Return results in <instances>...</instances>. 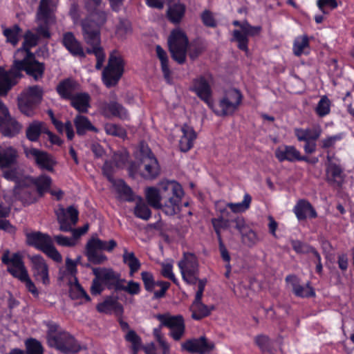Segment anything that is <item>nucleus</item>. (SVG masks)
<instances>
[{
	"mask_svg": "<svg viewBox=\"0 0 354 354\" xmlns=\"http://www.w3.org/2000/svg\"><path fill=\"white\" fill-rule=\"evenodd\" d=\"M243 99V96L239 89H229L219 100L218 106L221 111L216 112V114L223 117L234 115L241 104Z\"/></svg>",
	"mask_w": 354,
	"mask_h": 354,
	"instance_id": "nucleus-11",
	"label": "nucleus"
},
{
	"mask_svg": "<svg viewBox=\"0 0 354 354\" xmlns=\"http://www.w3.org/2000/svg\"><path fill=\"white\" fill-rule=\"evenodd\" d=\"M52 0H40L39 6L37 12V19H42L48 21L50 17V4Z\"/></svg>",
	"mask_w": 354,
	"mask_h": 354,
	"instance_id": "nucleus-59",
	"label": "nucleus"
},
{
	"mask_svg": "<svg viewBox=\"0 0 354 354\" xmlns=\"http://www.w3.org/2000/svg\"><path fill=\"white\" fill-rule=\"evenodd\" d=\"M155 317L160 322V324L153 329V335L162 348V354H167L169 351V344L162 333V328H169V336L174 340L179 341L185 332V319L181 315H171L169 313L157 314Z\"/></svg>",
	"mask_w": 354,
	"mask_h": 354,
	"instance_id": "nucleus-2",
	"label": "nucleus"
},
{
	"mask_svg": "<svg viewBox=\"0 0 354 354\" xmlns=\"http://www.w3.org/2000/svg\"><path fill=\"white\" fill-rule=\"evenodd\" d=\"M25 346L26 349V354H44V347L41 342L35 338L30 337L26 339ZM9 354H25L24 351L15 348L10 351Z\"/></svg>",
	"mask_w": 354,
	"mask_h": 354,
	"instance_id": "nucleus-38",
	"label": "nucleus"
},
{
	"mask_svg": "<svg viewBox=\"0 0 354 354\" xmlns=\"http://www.w3.org/2000/svg\"><path fill=\"white\" fill-rule=\"evenodd\" d=\"M185 6L182 3H174L169 6L167 11V19L174 24H179L185 13Z\"/></svg>",
	"mask_w": 354,
	"mask_h": 354,
	"instance_id": "nucleus-44",
	"label": "nucleus"
},
{
	"mask_svg": "<svg viewBox=\"0 0 354 354\" xmlns=\"http://www.w3.org/2000/svg\"><path fill=\"white\" fill-rule=\"evenodd\" d=\"M116 53L113 51L110 54L107 65L102 71V82L107 88L116 86L124 72V59Z\"/></svg>",
	"mask_w": 354,
	"mask_h": 354,
	"instance_id": "nucleus-8",
	"label": "nucleus"
},
{
	"mask_svg": "<svg viewBox=\"0 0 354 354\" xmlns=\"http://www.w3.org/2000/svg\"><path fill=\"white\" fill-rule=\"evenodd\" d=\"M274 155L280 162L284 161L294 162L306 160V158L301 156L300 151L292 145H282L278 147L274 151Z\"/></svg>",
	"mask_w": 354,
	"mask_h": 354,
	"instance_id": "nucleus-22",
	"label": "nucleus"
},
{
	"mask_svg": "<svg viewBox=\"0 0 354 354\" xmlns=\"http://www.w3.org/2000/svg\"><path fill=\"white\" fill-rule=\"evenodd\" d=\"M26 243L28 245L42 252L56 263L62 261V257L53 245L50 235L39 231L26 234Z\"/></svg>",
	"mask_w": 354,
	"mask_h": 354,
	"instance_id": "nucleus-4",
	"label": "nucleus"
},
{
	"mask_svg": "<svg viewBox=\"0 0 354 354\" xmlns=\"http://www.w3.org/2000/svg\"><path fill=\"white\" fill-rule=\"evenodd\" d=\"M32 176H23L22 174L15 183L14 192L16 196L24 203L32 204L36 202L37 198L33 193L29 191L28 188L32 185L30 179Z\"/></svg>",
	"mask_w": 354,
	"mask_h": 354,
	"instance_id": "nucleus-20",
	"label": "nucleus"
},
{
	"mask_svg": "<svg viewBox=\"0 0 354 354\" xmlns=\"http://www.w3.org/2000/svg\"><path fill=\"white\" fill-rule=\"evenodd\" d=\"M116 246L117 242L113 239L106 241L98 237H91L86 244L84 254L92 264L100 265L107 260V257L98 251L111 252Z\"/></svg>",
	"mask_w": 354,
	"mask_h": 354,
	"instance_id": "nucleus-6",
	"label": "nucleus"
},
{
	"mask_svg": "<svg viewBox=\"0 0 354 354\" xmlns=\"http://www.w3.org/2000/svg\"><path fill=\"white\" fill-rule=\"evenodd\" d=\"M113 186L120 200L131 203L137 198L131 187L123 179H118Z\"/></svg>",
	"mask_w": 354,
	"mask_h": 354,
	"instance_id": "nucleus-33",
	"label": "nucleus"
},
{
	"mask_svg": "<svg viewBox=\"0 0 354 354\" xmlns=\"http://www.w3.org/2000/svg\"><path fill=\"white\" fill-rule=\"evenodd\" d=\"M13 88V84L8 77L6 71L0 66V96H7L9 91Z\"/></svg>",
	"mask_w": 354,
	"mask_h": 354,
	"instance_id": "nucleus-55",
	"label": "nucleus"
},
{
	"mask_svg": "<svg viewBox=\"0 0 354 354\" xmlns=\"http://www.w3.org/2000/svg\"><path fill=\"white\" fill-rule=\"evenodd\" d=\"M46 129L43 122L34 120L27 127L26 130V138L30 142H37L42 133Z\"/></svg>",
	"mask_w": 354,
	"mask_h": 354,
	"instance_id": "nucleus-41",
	"label": "nucleus"
},
{
	"mask_svg": "<svg viewBox=\"0 0 354 354\" xmlns=\"http://www.w3.org/2000/svg\"><path fill=\"white\" fill-rule=\"evenodd\" d=\"M57 221L59 224V230L62 232H71L73 239L76 241L81 236L84 235L88 230V225H84L81 227L73 229L71 224L67 221L64 209L62 208L60 212L57 214Z\"/></svg>",
	"mask_w": 354,
	"mask_h": 354,
	"instance_id": "nucleus-26",
	"label": "nucleus"
},
{
	"mask_svg": "<svg viewBox=\"0 0 354 354\" xmlns=\"http://www.w3.org/2000/svg\"><path fill=\"white\" fill-rule=\"evenodd\" d=\"M327 171L331 175V178H328V182H335L337 179H343V169L336 163H330Z\"/></svg>",
	"mask_w": 354,
	"mask_h": 354,
	"instance_id": "nucleus-60",
	"label": "nucleus"
},
{
	"mask_svg": "<svg viewBox=\"0 0 354 354\" xmlns=\"http://www.w3.org/2000/svg\"><path fill=\"white\" fill-rule=\"evenodd\" d=\"M189 90L209 106L212 104V91L208 81L203 75L194 78Z\"/></svg>",
	"mask_w": 354,
	"mask_h": 354,
	"instance_id": "nucleus-21",
	"label": "nucleus"
},
{
	"mask_svg": "<svg viewBox=\"0 0 354 354\" xmlns=\"http://www.w3.org/2000/svg\"><path fill=\"white\" fill-rule=\"evenodd\" d=\"M1 262L7 266V272L14 278L24 283L27 290L34 297L37 298L39 297V292L35 284L30 278L23 257L19 252H15L10 257V251H5L1 257Z\"/></svg>",
	"mask_w": 354,
	"mask_h": 354,
	"instance_id": "nucleus-3",
	"label": "nucleus"
},
{
	"mask_svg": "<svg viewBox=\"0 0 354 354\" xmlns=\"http://www.w3.org/2000/svg\"><path fill=\"white\" fill-rule=\"evenodd\" d=\"M183 280L187 284L195 285L199 273L197 257L192 252H184L183 258L178 263Z\"/></svg>",
	"mask_w": 354,
	"mask_h": 354,
	"instance_id": "nucleus-10",
	"label": "nucleus"
},
{
	"mask_svg": "<svg viewBox=\"0 0 354 354\" xmlns=\"http://www.w3.org/2000/svg\"><path fill=\"white\" fill-rule=\"evenodd\" d=\"M32 264V276L36 281H40L44 286L50 283L49 268L44 257L40 254H35L30 257Z\"/></svg>",
	"mask_w": 354,
	"mask_h": 354,
	"instance_id": "nucleus-19",
	"label": "nucleus"
},
{
	"mask_svg": "<svg viewBox=\"0 0 354 354\" xmlns=\"http://www.w3.org/2000/svg\"><path fill=\"white\" fill-rule=\"evenodd\" d=\"M181 185L176 180H167L162 183V190L154 187H147L145 196L148 205L159 209L169 216L180 212V205L184 196Z\"/></svg>",
	"mask_w": 354,
	"mask_h": 354,
	"instance_id": "nucleus-1",
	"label": "nucleus"
},
{
	"mask_svg": "<svg viewBox=\"0 0 354 354\" xmlns=\"http://www.w3.org/2000/svg\"><path fill=\"white\" fill-rule=\"evenodd\" d=\"M290 244L293 250L297 254H306L312 253L315 250V248L313 246L304 242H302L299 240H291Z\"/></svg>",
	"mask_w": 354,
	"mask_h": 354,
	"instance_id": "nucleus-57",
	"label": "nucleus"
},
{
	"mask_svg": "<svg viewBox=\"0 0 354 354\" xmlns=\"http://www.w3.org/2000/svg\"><path fill=\"white\" fill-rule=\"evenodd\" d=\"M126 342L131 344L133 354H138L142 347L141 337L133 330H129L124 336Z\"/></svg>",
	"mask_w": 354,
	"mask_h": 354,
	"instance_id": "nucleus-50",
	"label": "nucleus"
},
{
	"mask_svg": "<svg viewBox=\"0 0 354 354\" xmlns=\"http://www.w3.org/2000/svg\"><path fill=\"white\" fill-rule=\"evenodd\" d=\"M252 202L251 196L246 193L243 196V200L241 203H229L227 204V207L234 213H241L248 210Z\"/></svg>",
	"mask_w": 354,
	"mask_h": 354,
	"instance_id": "nucleus-52",
	"label": "nucleus"
},
{
	"mask_svg": "<svg viewBox=\"0 0 354 354\" xmlns=\"http://www.w3.org/2000/svg\"><path fill=\"white\" fill-rule=\"evenodd\" d=\"M69 297L71 299H80L84 298L86 301H90L91 297L80 285L77 278H75L74 284H71L69 288Z\"/></svg>",
	"mask_w": 354,
	"mask_h": 354,
	"instance_id": "nucleus-48",
	"label": "nucleus"
},
{
	"mask_svg": "<svg viewBox=\"0 0 354 354\" xmlns=\"http://www.w3.org/2000/svg\"><path fill=\"white\" fill-rule=\"evenodd\" d=\"M298 221H304L308 217L315 218L317 217V213L312 204L306 199H299L292 209Z\"/></svg>",
	"mask_w": 354,
	"mask_h": 354,
	"instance_id": "nucleus-27",
	"label": "nucleus"
},
{
	"mask_svg": "<svg viewBox=\"0 0 354 354\" xmlns=\"http://www.w3.org/2000/svg\"><path fill=\"white\" fill-rule=\"evenodd\" d=\"M21 59H15L13 62V64L11 68L6 71V73L8 79L13 84V87L17 85L19 81L24 77L22 71H24V67L21 65Z\"/></svg>",
	"mask_w": 354,
	"mask_h": 354,
	"instance_id": "nucleus-47",
	"label": "nucleus"
},
{
	"mask_svg": "<svg viewBox=\"0 0 354 354\" xmlns=\"http://www.w3.org/2000/svg\"><path fill=\"white\" fill-rule=\"evenodd\" d=\"M141 279L145 290L149 292H153L156 286V281L154 280L153 274L150 272L143 271L141 272Z\"/></svg>",
	"mask_w": 354,
	"mask_h": 354,
	"instance_id": "nucleus-61",
	"label": "nucleus"
},
{
	"mask_svg": "<svg viewBox=\"0 0 354 354\" xmlns=\"http://www.w3.org/2000/svg\"><path fill=\"white\" fill-rule=\"evenodd\" d=\"M214 348L215 344L214 342L209 339L205 336L189 339L182 344V350L192 353H209L212 352Z\"/></svg>",
	"mask_w": 354,
	"mask_h": 354,
	"instance_id": "nucleus-16",
	"label": "nucleus"
},
{
	"mask_svg": "<svg viewBox=\"0 0 354 354\" xmlns=\"http://www.w3.org/2000/svg\"><path fill=\"white\" fill-rule=\"evenodd\" d=\"M97 310L100 313H108L113 310L117 313H123V307L117 299L112 297H107L104 301L98 304L96 306Z\"/></svg>",
	"mask_w": 354,
	"mask_h": 354,
	"instance_id": "nucleus-40",
	"label": "nucleus"
},
{
	"mask_svg": "<svg viewBox=\"0 0 354 354\" xmlns=\"http://www.w3.org/2000/svg\"><path fill=\"white\" fill-rule=\"evenodd\" d=\"M39 37L37 35L32 33L31 31L28 30L24 35L21 47L18 50L25 52L26 55L33 53L31 51V48L37 45Z\"/></svg>",
	"mask_w": 354,
	"mask_h": 354,
	"instance_id": "nucleus-49",
	"label": "nucleus"
},
{
	"mask_svg": "<svg viewBox=\"0 0 354 354\" xmlns=\"http://www.w3.org/2000/svg\"><path fill=\"white\" fill-rule=\"evenodd\" d=\"M181 132L183 135L179 140V148L181 151L187 152L193 147L197 134L194 128L186 123L181 127Z\"/></svg>",
	"mask_w": 354,
	"mask_h": 354,
	"instance_id": "nucleus-28",
	"label": "nucleus"
},
{
	"mask_svg": "<svg viewBox=\"0 0 354 354\" xmlns=\"http://www.w3.org/2000/svg\"><path fill=\"white\" fill-rule=\"evenodd\" d=\"M82 35L86 44H101V29L88 24V20H82Z\"/></svg>",
	"mask_w": 354,
	"mask_h": 354,
	"instance_id": "nucleus-30",
	"label": "nucleus"
},
{
	"mask_svg": "<svg viewBox=\"0 0 354 354\" xmlns=\"http://www.w3.org/2000/svg\"><path fill=\"white\" fill-rule=\"evenodd\" d=\"M243 26V31L237 29L233 30L231 41L237 43V48L239 50L248 53L249 50L248 37H254L259 35L262 28L261 26H252L248 21H245V25Z\"/></svg>",
	"mask_w": 354,
	"mask_h": 354,
	"instance_id": "nucleus-13",
	"label": "nucleus"
},
{
	"mask_svg": "<svg viewBox=\"0 0 354 354\" xmlns=\"http://www.w3.org/2000/svg\"><path fill=\"white\" fill-rule=\"evenodd\" d=\"M295 136L299 142L317 141L322 135V129L319 124L312 128H295Z\"/></svg>",
	"mask_w": 354,
	"mask_h": 354,
	"instance_id": "nucleus-29",
	"label": "nucleus"
},
{
	"mask_svg": "<svg viewBox=\"0 0 354 354\" xmlns=\"http://www.w3.org/2000/svg\"><path fill=\"white\" fill-rule=\"evenodd\" d=\"M201 19L203 24L208 28H216L217 26V21L214 16V14L209 10H205L201 14Z\"/></svg>",
	"mask_w": 354,
	"mask_h": 354,
	"instance_id": "nucleus-62",
	"label": "nucleus"
},
{
	"mask_svg": "<svg viewBox=\"0 0 354 354\" xmlns=\"http://www.w3.org/2000/svg\"><path fill=\"white\" fill-rule=\"evenodd\" d=\"M330 101L327 96L321 97L315 108V113L319 118H324L330 112Z\"/></svg>",
	"mask_w": 354,
	"mask_h": 354,
	"instance_id": "nucleus-56",
	"label": "nucleus"
},
{
	"mask_svg": "<svg viewBox=\"0 0 354 354\" xmlns=\"http://www.w3.org/2000/svg\"><path fill=\"white\" fill-rule=\"evenodd\" d=\"M292 50L297 57H300L303 54L308 55L310 53V41L308 35L297 37L293 42Z\"/></svg>",
	"mask_w": 354,
	"mask_h": 354,
	"instance_id": "nucleus-42",
	"label": "nucleus"
},
{
	"mask_svg": "<svg viewBox=\"0 0 354 354\" xmlns=\"http://www.w3.org/2000/svg\"><path fill=\"white\" fill-rule=\"evenodd\" d=\"M240 235L242 243L248 248L254 247L259 241L257 232L250 227L240 233Z\"/></svg>",
	"mask_w": 354,
	"mask_h": 354,
	"instance_id": "nucleus-51",
	"label": "nucleus"
},
{
	"mask_svg": "<svg viewBox=\"0 0 354 354\" xmlns=\"http://www.w3.org/2000/svg\"><path fill=\"white\" fill-rule=\"evenodd\" d=\"M95 277L100 279L102 283L109 289L120 291L122 283L126 282L125 279H120V275L112 269L95 268L93 269Z\"/></svg>",
	"mask_w": 354,
	"mask_h": 354,
	"instance_id": "nucleus-15",
	"label": "nucleus"
},
{
	"mask_svg": "<svg viewBox=\"0 0 354 354\" xmlns=\"http://www.w3.org/2000/svg\"><path fill=\"white\" fill-rule=\"evenodd\" d=\"M21 62V65L24 67V71L27 76L35 82L42 80L44 76L46 66L44 62L37 59L35 53L25 55Z\"/></svg>",
	"mask_w": 354,
	"mask_h": 354,
	"instance_id": "nucleus-14",
	"label": "nucleus"
},
{
	"mask_svg": "<svg viewBox=\"0 0 354 354\" xmlns=\"http://www.w3.org/2000/svg\"><path fill=\"white\" fill-rule=\"evenodd\" d=\"M214 306H207L203 302L192 303L189 310L192 312V318L194 320H201L208 317L214 310Z\"/></svg>",
	"mask_w": 354,
	"mask_h": 354,
	"instance_id": "nucleus-39",
	"label": "nucleus"
},
{
	"mask_svg": "<svg viewBox=\"0 0 354 354\" xmlns=\"http://www.w3.org/2000/svg\"><path fill=\"white\" fill-rule=\"evenodd\" d=\"M33 185L36 187L37 192L39 196H43L50 191L52 178L46 174H41L37 177L30 179Z\"/></svg>",
	"mask_w": 354,
	"mask_h": 354,
	"instance_id": "nucleus-43",
	"label": "nucleus"
},
{
	"mask_svg": "<svg viewBox=\"0 0 354 354\" xmlns=\"http://www.w3.org/2000/svg\"><path fill=\"white\" fill-rule=\"evenodd\" d=\"M343 139V133H339L333 136H329L322 139L320 142V147L323 149H329L335 146L337 142Z\"/></svg>",
	"mask_w": 354,
	"mask_h": 354,
	"instance_id": "nucleus-64",
	"label": "nucleus"
},
{
	"mask_svg": "<svg viewBox=\"0 0 354 354\" xmlns=\"http://www.w3.org/2000/svg\"><path fill=\"white\" fill-rule=\"evenodd\" d=\"M133 214L136 217L144 221H148L151 217V211L141 196H137Z\"/></svg>",
	"mask_w": 354,
	"mask_h": 354,
	"instance_id": "nucleus-45",
	"label": "nucleus"
},
{
	"mask_svg": "<svg viewBox=\"0 0 354 354\" xmlns=\"http://www.w3.org/2000/svg\"><path fill=\"white\" fill-rule=\"evenodd\" d=\"M140 176L145 180L156 179L160 173V167L158 159L151 149L142 145L140 148Z\"/></svg>",
	"mask_w": 354,
	"mask_h": 354,
	"instance_id": "nucleus-9",
	"label": "nucleus"
},
{
	"mask_svg": "<svg viewBox=\"0 0 354 354\" xmlns=\"http://www.w3.org/2000/svg\"><path fill=\"white\" fill-rule=\"evenodd\" d=\"M91 96L86 92L77 93L69 100L71 106L80 113H86L91 107Z\"/></svg>",
	"mask_w": 354,
	"mask_h": 354,
	"instance_id": "nucleus-31",
	"label": "nucleus"
},
{
	"mask_svg": "<svg viewBox=\"0 0 354 354\" xmlns=\"http://www.w3.org/2000/svg\"><path fill=\"white\" fill-rule=\"evenodd\" d=\"M156 52L158 58L160 62L161 71L163 77L167 84L172 83L171 71L169 66V58L166 51L160 46H156Z\"/></svg>",
	"mask_w": 354,
	"mask_h": 354,
	"instance_id": "nucleus-36",
	"label": "nucleus"
},
{
	"mask_svg": "<svg viewBox=\"0 0 354 354\" xmlns=\"http://www.w3.org/2000/svg\"><path fill=\"white\" fill-rule=\"evenodd\" d=\"M99 109L101 114L106 118H118L122 120H129L128 110L115 100L104 101L100 104Z\"/></svg>",
	"mask_w": 354,
	"mask_h": 354,
	"instance_id": "nucleus-18",
	"label": "nucleus"
},
{
	"mask_svg": "<svg viewBox=\"0 0 354 354\" xmlns=\"http://www.w3.org/2000/svg\"><path fill=\"white\" fill-rule=\"evenodd\" d=\"M122 260L123 263L129 266V274L131 277L140 268L141 263L139 259L133 252H129L126 248L124 249Z\"/></svg>",
	"mask_w": 354,
	"mask_h": 354,
	"instance_id": "nucleus-46",
	"label": "nucleus"
},
{
	"mask_svg": "<svg viewBox=\"0 0 354 354\" xmlns=\"http://www.w3.org/2000/svg\"><path fill=\"white\" fill-rule=\"evenodd\" d=\"M171 58L178 64L186 62L189 39L184 31L180 28L174 29L167 40Z\"/></svg>",
	"mask_w": 354,
	"mask_h": 354,
	"instance_id": "nucleus-7",
	"label": "nucleus"
},
{
	"mask_svg": "<svg viewBox=\"0 0 354 354\" xmlns=\"http://www.w3.org/2000/svg\"><path fill=\"white\" fill-rule=\"evenodd\" d=\"M86 7L89 12L83 20H88L90 25L101 29L106 22V12L104 10L97 9L96 7L93 10L90 11L88 8V5H86Z\"/></svg>",
	"mask_w": 354,
	"mask_h": 354,
	"instance_id": "nucleus-37",
	"label": "nucleus"
},
{
	"mask_svg": "<svg viewBox=\"0 0 354 354\" xmlns=\"http://www.w3.org/2000/svg\"><path fill=\"white\" fill-rule=\"evenodd\" d=\"M21 124L16 119L12 118L10 114L0 123V131L2 135L8 138L16 136L21 131Z\"/></svg>",
	"mask_w": 354,
	"mask_h": 354,
	"instance_id": "nucleus-32",
	"label": "nucleus"
},
{
	"mask_svg": "<svg viewBox=\"0 0 354 354\" xmlns=\"http://www.w3.org/2000/svg\"><path fill=\"white\" fill-rule=\"evenodd\" d=\"M43 95V88L39 85L28 86L17 97L19 109L26 116H33L35 109L42 101Z\"/></svg>",
	"mask_w": 354,
	"mask_h": 354,
	"instance_id": "nucleus-5",
	"label": "nucleus"
},
{
	"mask_svg": "<svg viewBox=\"0 0 354 354\" xmlns=\"http://www.w3.org/2000/svg\"><path fill=\"white\" fill-rule=\"evenodd\" d=\"M156 52L158 58L160 62L161 71L163 77L167 84L172 83L171 71L169 66V58L166 51L160 46H156Z\"/></svg>",
	"mask_w": 354,
	"mask_h": 354,
	"instance_id": "nucleus-35",
	"label": "nucleus"
},
{
	"mask_svg": "<svg viewBox=\"0 0 354 354\" xmlns=\"http://www.w3.org/2000/svg\"><path fill=\"white\" fill-rule=\"evenodd\" d=\"M21 31L19 26L14 25L11 28L3 30V35L6 38V41L15 46L19 42V33Z\"/></svg>",
	"mask_w": 354,
	"mask_h": 354,
	"instance_id": "nucleus-54",
	"label": "nucleus"
},
{
	"mask_svg": "<svg viewBox=\"0 0 354 354\" xmlns=\"http://www.w3.org/2000/svg\"><path fill=\"white\" fill-rule=\"evenodd\" d=\"M285 281L292 286V292L298 297H313L315 295L314 289L308 283L306 286L300 284L299 279L295 274H288Z\"/></svg>",
	"mask_w": 354,
	"mask_h": 354,
	"instance_id": "nucleus-24",
	"label": "nucleus"
},
{
	"mask_svg": "<svg viewBox=\"0 0 354 354\" xmlns=\"http://www.w3.org/2000/svg\"><path fill=\"white\" fill-rule=\"evenodd\" d=\"M26 153L28 157L32 156L34 158L35 165L40 170L48 172L54 171L57 161L49 153L37 148H30Z\"/></svg>",
	"mask_w": 354,
	"mask_h": 354,
	"instance_id": "nucleus-17",
	"label": "nucleus"
},
{
	"mask_svg": "<svg viewBox=\"0 0 354 354\" xmlns=\"http://www.w3.org/2000/svg\"><path fill=\"white\" fill-rule=\"evenodd\" d=\"M79 83L72 77L61 80L56 86L55 90L61 99L69 100L78 88Z\"/></svg>",
	"mask_w": 354,
	"mask_h": 354,
	"instance_id": "nucleus-25",
	"label": "nucleus"
},
{
	"mask_svg": "<svg viewBox=\"0 0 354 354\" xmlns=\"http://www.w3.org/2000/svg\"><path fill=\"white\" fill-rule=\"evenodd\" d=\"M104 131L106 134L123 138L127 136L126 130L119 124L106 123L104 125Z\"/></svg>",
	"mask_w": 354,
	"mask_h": 354,
	"instance_id": "nucleus-58",
	"label": "nucleus"
},
{
	"mask_svg": "<svg viewBox=\"0 0 354 354\" xmlns=\"http://www.w3.org/2000/svg\"><path fill=\"white\" fill-rule=\"evenodd\" d=\"M76 133L80 136H84L87 131L97 132V129L93 125L89 119L84 115L78 114L73 120Z\"/></svg>",
	"mask_w": 354,
	"mask_h": 354,
	"instance_id": "nucleus-34",
	"label": "nucleus"
},
{
	"mask_svg": "<svg viewBox=\"0 0 354 354\" xmlns=\"http://www.w3.org/2000/svg\"><path fill=\"white\" fill-rule=\"evenodd\" d=\"M62 44L74 57H86L83 47L72 32H66L62 35Z\"/></svg>",
	"mask_w": 354,
	"mask_h": 354,
	"instance_id": "nucleus-23",
	"label": "nucleus"
},
{
	"mask_svg": "<svg viewBox=\"0 0 354 354\" xmlns=\"http://www.w3.org/2000/svg\"><path fill=\"white\" fill-rule=\"evenodd\" d=\"M17 161V154L14 151H0V168H8L15 165Z\"/></svg>",
	"mask_w": 354,
	"mask_h": 354,
	"instance_id": "nucleus-53",
	"label": "nucleus"
},
{
	"mask_svg": "<svg viewBox=\"0 0 354 354\" xmlns=\"http://www.w3.org/2000/svg\"><path fill=\"white\" fill-rule=\"evenodd\" d=\"M255 343L263 352H269L272 347V340L266 335H259L255 337Z\"/></svg>",
	"mask_w": 354,
	"mask_h": 354,
	"instance_id": "nucleus-63",
	"label": "nucleus"
},
{
	"mask_svg": "<svg viewBox=\"0 0 354 354\" xmlns=\"http://www.w3.org/2000/svg\"><path fill=\"white\" fill-rule=\"evenodd\" d=\"M48 346L65 354H75L82 349L81 345L75 338L66 331H59L57 337H52Z\"/></svg>",
	"mask_w": 354,
	"mask_h": 354,
	"instance_id": "nucleus-12",
	"label": "nucleus"
}]
</instances>
